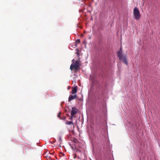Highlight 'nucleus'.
I'll return each instance as SVG.
<instances>
[{
  "mask_svg": "<svg viewBox=\"0 0 160 160\" xmlns=\"http://www.w3.org/2000/svg\"><path fill=\"white\" fill-rule=\"evenodd\" d=\"M77 96L76 95H70L68 98V101L70 102L72 100L75 99L77 98Z\"/></svg>",
  "mask_w": 160,
  "mask_h": 160,
  "instance_id": "obj_5",
  "label": "nucleus"
},
{
  "mask_svg": "<svg viewBox=\"0 0 160 160\" xmlns=\"http://www.w3.org/2000/svg\"><path fill=\"white\" fill-rule=\"evenodd\" d=\"M72 94H74L76 93L77 92V87L76 86L75 87L72 88Z\"/></svg>",
  "mask_w": 160,
  "mask_h": 160,
  "instance_id": "obj_6",
  "label": "nucleus"
},
{
  "mask_svg": "<svg viewBox=\"0 0 160 160\" xmlns=\"http://www.w3.org/2000/svg\"><path fill=\"white\" fill-rule=\"evenodd\" d=\"M72 117H72V116H71V117L70 118V119L72 120Z\"/></svg>",
  "mask_w": 160,
  "mask_h": 160,
  "instance_id": "obj_12",
  "label": "nucleus"
},
{
  "mask_svg": "<svg viewBox=\"0 0 160 160\" xmlns=\"http://www.w3.org/2000/svg\"><path fill=\"white\" fill-rule=\"evenodd\" d=\"M76 42V43H79L80 42V40L79 39H77Z\"/></svg>",
  "mask_w": 160,
  "mask_h": 160,
  "instance_id": "obj_10",
  "label": "nucleus"
},
{
  "mask_svg": "<svg viewBox=\"0 0 160 160\" xmlns=\"http://www.w3.org/2000/svg\"><path fill=\"white\" fill-rule=\"evenodd\" d=\"M66 117L65 116H63L62 118H61L60 119L62 120H64L66 118Z\"/></svg>",
  "mask_w": 160,
  "mask_h": 160,
  "instance_id": "obj_11",
  "label": "nucleus"
},
{
  "mask_svg": "<svg viewBox=\"0 0 160 160\" xmlns=\"http://www.w3.org/2000/svg\"><path fill=\"white\" fill-rule=\"evenodd\" d=\"M61 113V112H59L58 113V117L59 118H61V117H60Z\"/></svg>",
  "mask_w": 160,
  "mask_h": 160,
  "instance_id": "obj_9",
  "label": "nucleus"
},
{
  "mask_svg": "<svg viewBox=\"0 0 160 160\" xmlns=\"http://www.w3.org/2000/svg\"><path fill=\"white\" fill-rule=\"evenodd\" d=\"M78 112V110L75 107H72L71 114L72 117H73Z\"/></svg>",
  "mask_w": 160,
  "mask_h": 160,
  "instance_id": "obj_4",
  "label": "nucleus"
},
{
  "mask_svg": "<svg viewBox=\"0 0 160 160\" xmlns=\"http://www.w3.org/2000/svg\"><path fill=\"white\" fill-rule=\"evenodd\" d=\"M81 66L79 61L77 60L74 63H72L70 66V69L72 70H74L75 72H77L79 70Z\"/></svg>",
  "mask_w": 160,
  "mask_h": 160,
  "instance_id": "obj_2",
  "label": "nucleus"
},
{
  "mask_svg": "<svg viewBox=\"0 0 160 160\" xmlns=\"http://www.w3.org/2000/svg\"><path fill=\"white\" fill-rule=\"evenodd\" d=\"M73 142L75 143H77L78 142V141L77 139L75 138L73 139Z\"/></svg>",
  "mask_w": 160,
  "mask_h": 160,
  "instance_id": "obj_8",
  "label": "nucleus"
},
{
  "mask_svg": "<svg viewBox=\"0 0 160 160\" xmlns=\"http://www.w3.org/2000/svg\"><path fill=\"white\" fill-rule=\"evenodd\" d=\"M117 56L119 58V59L122 61L125 64H128L127 57L125 55L122 54L121 48H120V50L117 52Z\"/></svg>",
  "mask_w": 160,
  "mask_h": 160,
  "instance_id": "obj_1",
  "label": "nucleus"
},
{
  "mask_svg": "<svg viewBox=\"0 0 160 160\" xmlns=\"http://www.w3.org/2000/svg\"><path fill=\"white\" fill-rule=\"evenodd\" d=\"M65 124L67 125H73V123L72 121H67L65 122Z\"/></svg>",
  "mask_w": 160,
  "mask_h": 160,
  "instance_id": "obj_7",
  "label": "nucleus"
},
{
  "mask_svg": "<svg viewBox=\"0 0 160 160\" xmlns=\"http://www.w3.org/2000/svg\"><path fill=\"white\" fill-rule=\"evenodd\" d=\"M133 14L136 20H138L140 19L141 17L140 12L138 8L136 7L134 9Z\"/></svg>",
  "mask_w": 160,
  "mask_h": 160,
  "instance_id": "obj_3",
  "label": "nucleus"
}]
</instances>
